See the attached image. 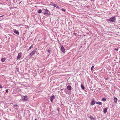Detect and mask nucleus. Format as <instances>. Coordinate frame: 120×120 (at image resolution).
Segmentation results:
<instances>
[{
    "mask_svg": "<svg viewBox=\"0 0 120 120\" xmlns=\"http://www.w3.org/2000/svg\"><path fill=\"white\" fill-rule=\"evenodd\" d=\"M61 10L63 11H66V10L65 9H64V8H62L61 9Z\"/></svg>",
    "mask_w": 120,
    "mask_h": 120,
    "instance_id": "obj_19",
    "label": "nucleus"
},
{
    "mask_svg": "<svg viewBox=\"0 0 120 120\" xmlns=\"http://www.w3.org/2000/svg\"><path fill=\"white\" fill-rule=\"evenodd\" d=\"M102 100L103 101H106V99L105 98H103L102 99Z\"/></svg>",
    "mask_w": 120,
    "mask_h": 120,
    "instance_id": "obj_22",
    "label": "nucleus"
},
{
    "mask_svg": "<svg viewBox=\"0 0 120 120\" xmlns=\"http://www.w3.org/2000/svg\"><path fill=\"white\" fill-rule=\"evenodd\" d=\"M14 106H18V105H14Z\"/></svg>",
    "mask_w": 120,
    "mask_h": 120,
    "instance_id": "obj_28",
    "label": "nucleus"
},
{
    "mask_svg": "<svg viewBox=\"0 0 120 120\" xmlns=\"http://www.w3.org/2000/svg\"><path fill=\"white\" fill-rule=\"evenodd\" d=\"M22 100L24 101H28V99L27 96L26 95L22 97Z\"/></svg>",
    "mask_w": 120,
    "mask_h": 120,
    "instance_id": "obj_3",
    "label": "nucleus"
},
{
    "mask_svg": "<svg viewBox=\"0 0 120 120\" xmlns=\"http://www.w3.org/2000/svg\"><path fill=\"white\" fill-rule=\"evenodd\" d=\"M22 54L21 53H19L18 54V56L17 57V59L18 60L20 59L21 57Z\"/></svg>",
    "mask_w": 120,
    "mask_h": 120,
    "instance_id": "obj_5",
    "label": "nucleus"
},
{
    "mask_svg": "<svg viewBox=\"0 0 120 120\" xmlns=\"http://www.w3.org/2000/svg\"><path fill=\"white\" fill-rule=\"evenodd\" d=\"M42 12V10L41 9L39 10L38 11V13H41Z\"/></svg>",
    "mask_w": 120,
    "mask_h": 120,
    "instance_id": "obj_17",
    "label": "nucleus"
},
{
    "mask_svg": "<svg viewBox=\"0 0 120 120\" xmlns=\"http://www.w3.org/2000/svg\"><path fill=\"white\" fill-rule=\"evenodd\" d=\"M34 120H37V119H35Z\"/></svg>",
    "mask_w": 120,
    "mask_h": 120,
    "instance_id": "obj_30",
    "label": "nucleus"
},
{
    "mask_svg": "<svg viewBox=\"0 0 120 120\" xmlns=\"http://www.w3.org/2000/svg\"><path fill=\"white\" fill-rule=\"evenodd\" d=\"M67 89L68 90H71V86H68L67 87Z\"/></svg>",
    "mask_w": 120,
    "mask_h": 120,
    "instance_id": "obj_8",
    "label": "nucleus"
},
{
    "mask_svg": "<svg viewBox=\"0 0 120 120\" xmlns=\"http://www.w3.org/2000/svg\"><path fill=\"white\" fill-rule=\"evenodd\" d=\"M6 60V58H4L1 59V60L2 62H4Z\"/></svg>",
    "mask_w": 120,
    "mask_h": 120,
    "instance_id": "obj_15",
    "label": "nucleus"
},
{
    "mask_svg": "<svg viewBox=\"0 0 120 120\" xmlns=\"http://www.w3.org/2000/svg\"><path fill=\"white\" fill-rule=\"evenodd\" d=\"M45 11L46 12L47 11H48V10H47V9H45Z\"/></svg>",
    "mask_w": 120,
    "mask_h": 120,
    "instance_id": "obj_27",
    "label": "nucleus"
},
{
    "mask_svg": "<svg viewBox=\"0 0 120 120\" xmlns=\"http://www.w3.org/2000/svg\"><path fill=\"white\" fill-rule=\"evenodd\" d=\"M32 47H33L32 46V45H31V46L29 47L28 50L27 51H28L29 50H30Z\"/></svg>",
    "mask_w": 120,
    "mask_h": 120,
    "instance_id": "obj_18",
    "label": "nucleus"
},
{
    "mask_svg": "<svg viewBox=\"0 0 120 120\" xmlns=\"http://www.w3.org/2000/svg\"><path fill=\"white\" fill-rule=\"evenodd\" d=\"M81 88L83 90H84L85 89V87L82 84H81Z\"/></svg>",
    "mask_w": 120,
    "mask_h": 120,
    "instance_id": "obj_14",
    "label": "nucleus"
},
{
    "mask_svg": "<svg viewBox=\"0 0 120 120\" xmlns=\"http://www.w3.org/2000/svg\"><path fill=\"white\" fill-rule=\"evenodd\" d=\"M47 52H48L50 53V50H49V49H48V50H47Z\"/></svg>",
    "mask_w": 120,
    "mask_h": 120,
    "instance_id": "obj_23",
    "label": "nucleus"
},
{
    "mask_svg": "<svg viewBox=\"0 0 120 120\" xmlns=\"http://www.w3.org/2000/svg\"><path fill=\"white\" fill-rule=\"evenodd\" d=\"M94 66H92L91 68V71H92V70H93V69H94Z\"/></svg>",
    "mask_w": 120,
    "mask_h": 120,
    "instance_id": "obj_20",
    "label": "nucleus"
},
{
    "mask_svg": "<svg viewBox=\"0 0 120 120\" xmlns=\"http://www.w3.org/2000/svg\"><path fill=\"white\" fill-rule=\"evenodd\" d=\"M53 6L54 7H56V8H57L58 9H60V8H59V7L58 6L57 4H53Z\"/></svg>",
    "mask_w": 120,
    "mask_h": 120,
    "instance_id": "obj_7",
    "label": "nucleus"
},
{
    "mask_svg": "<svg viewBox=\"0 0 120 120\" xmlns=\"http://www.w3.org/2000/svg\"><path fill=\"white\" fill-rule=\"evenodd\" d=\"M61 50L62 52H64L65 51V49L63 46H62L61 47Z\"/></svg>",
    "mask_w": 120,
    "mask_h": 120,
    "instance_id": "obj_6",
    "label": "nucleus"
},
{
    "mask_svg": "<svg viewBox=\"0 0 120 120\" xmlns=\"http://www.w3.org/2000/svg\"><path fill=\"white\" fill-rule=\"evenodd\" d=\"M37 48L35 49L33 51L30 53V55L31 56H32L34 55L36 52Z\"/></svg>",
    "mask_w": 120,
    "mask_h": 120,
    "instance_id": "obj_1",
    "label": "nucleus"
},
{
    "mask_svg": "<svg viewBox=\"0 0 120 120\" xmlns=\"http://www.w3.org/2000/svg\"><path fill=\"white\" fill-rule=\"evenodd\" d=\"M14 32L15 34H19V32L16 30H15L14 31Z\"/></svg>",
    "mask_w": 120,
    "mask_h": 120,
    "instance_id": "obj_12",
    "label": "nucleus"
},
{
    "mask_svg": "<svg viewBox=\"0 0 120 120\" xmlns=\"http://www.w3.org/2000/svg\"><path fill=\"white\" fill-rule=\"evenodd\" d=\"M90 118L91 120H95V119L92 116H91L90 117Z\"/></svg>",
    "mask_w": 120,
    "mask_h": 120,
    "instance_id": "obj_16",
    "label": "nucleus"
},
{
    "mask_svg": "<svg viewBox=\"0 0 120 120\" xmlns=\"http://www.w3.org/2000/svg\"><path fill=\"white\" fill-rule=\"evenodd\" d=\"M96 104H98L100 105H102V103L100 102L99 101L97 102Z\"/></svg>",
    "mask_w": 120,
    "mask_h": 120,
    "instance_id": "obj_13",
    "label": "nucleus"
},
{
    "mask_svg": "<svg viewBox=\"0 0 120 120\" xmlns=\"http://www.w3.org/2000/svg\"><path fill=\"white\" fill-rule=\"evenodd\" d=\"M3 16H0V17H2Z\"/></svg>",
    "mask_w": 120,
    "mask_h": 120,
    "instance_id": "obj_29",
    "label": "nucleus"
},
{
    "mask_svg": "<svg viewBox=\"0 0 120 120\" xmlns=\"http://www.w3.org/2000/svg\"><path fill=\"white\" fill-rule=\"evenodd\" d=\"M6 92L7 93H8V89H7L6 90Z\"/></svg>",
    "mask_w": 120,
    "mask_h": 120,
    "instance_id": "obj_25",
    "label": "nucleus"
},
{
    "mask_svg": "<svg viewBox=\"0 0 120 120\" xmlns=\"http://www.w3.org/2000/svg\"><path fill=\"white\" fill-rule=\"evenodd\" d=\"M116 18L114 16L111 17L110 19L108 20V21L112 22H114L115 21Z\"/></svg>",
    "mask_w": 120,
    "mask_h": 120,
    "instance_id": "obj_2",
    "label": "nucleus"
},
{
    "mask_svg": "<svg viewBox=\"0 0 120 120\" xmlns=\"http://www.w3.org/2000/svg\"><path fill=\"white\" fill-rule=\"evenodd\" d=\"M114 101L115 103H116L117 102V98L115 97L114 99Z\"/></svg>",
    "mask_w": 120,
    "mask_h": 120,
    "instance_id": "obj_9",
    "label": "nucleus"
},
{
    "mask_svg": "<svg viewBox=\"0 0 120 120\" xmlns=\"http://www.w3.org/2000/svg\"><path fill=\"white\" fill-rule=\"evenodd\" d=\"M55 98V97L54 95H53L52 96H51L50 97V99L51 101V102H53V100Z\"/></svg>",
    "mask_w": 120,
    "mask_h": 120,
    "instance_id": "obj_4",
    "label": "nucleus"
},
{
    "mask_svg": "<svg viewBox=\"0 0 120 120\" xmlns=\"http://www.w3.org/2000/svg\"><path fill=\"white\" fill-rule=\"evenodd\" d=\"M0 88H3L2 86H1V84H0Z\"/></svg>",
    "mask_w": 120,
    "mask_h": 120,
    "instance_id": "obj_24",
    "label": "nucleus"
},
{
    "mask_svg": "<svg viewBox=\"0 0 120 120\" xmlns=\"http://www.w3.org/2000/svg\"><path fill=\"white\" fill-rule=\"evenodd\" d=\"M114 49L115 50L118 51V49Z\"/></svg>",
    "mask_w": 120,
    "mask_h": 120,
    "instance_id": "obj_26",
    "label": "nucleus"
},
{
    "mask_svg": "<svg viewBox=\"0 0 120 120\" xmlns=\"http://www.w3.org/2000/svg\"><path fill=\"white\" fill-rule=\"evenodd\" d=\"M95 104V101L93 99L92 101V102L91 103V104L92 105H94Z\"/></svg>",
    "mask_w": 120,
    "mask_h": 120,
    "instance_id": "obj_10",
    "label": "nucleus"
},
{
    "mask_svg": "<svg viewBox=\"0 0 120 120\" xmlns=\"http://www.w3.org/2000/svg\"><path fill=\"white\" fill-rule=\"evenodd\" d=\"M44 14H48L49 13L48 12L46 11V12H45L44 13Z\"/></svg>",
    "mask_w": 120,
    "mask_h": 120,
    "instance_id": "obj_21",
    "label": "nucleus"
},
{
    "mask_svg": "<svg viewBox=\"0 0 120 120\" xmlns=\"http://www.w3.org/2000/svg\"><path fill=\"white\" fill-rule=\"evenodd\" d=\"M107 109L106 108H105L103 110V112L104 113H105L107 112Z\"/></svg>",
    "mask_w": 120,
    "mask_h": 120,
    "instance_id": "obj_11",
    "label": "nucleus"
}]
</instances>
